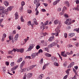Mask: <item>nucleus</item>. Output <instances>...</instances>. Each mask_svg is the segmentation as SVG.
I'll list each match as a JSON object with an SVG mask.
<instances>
[{
    "label": "nucleus",
    "instance_id": "nucleus-28",
    "mask_svg": "<svg viewBox=\"0 0 79 79\" xmlns=\"http://www.w3.org/2000/svg\"><path fill=\"white\" fill-rule=\"evenodd\" d=\"M59 34V32H57L56 33H52L51 34H52V35H56V36H58Z\"/></svg>",
    "mask_w": 79,
    "mask_h": 79
},
{
    "label": "nucleus",
    "instance_id": "nucleus-48",
    "mask_svg": "<svg viewBox=\"0 0 79 79\" xmlns=\"http://www.w3.org/2000/svg\"><path fill=\"white\" fill-rule=\"evenodd\" d=\"M42 52H43V51H42V50L41 49H40L38 51V52H37V53H38V55H39V53H42Z\"/></svg>",
    "mask_w": 79,
    "mask_h": 79
},
{
    "label": "nucleus",
    "instance_id": "nucleus-2",
    "mask_svg": "<svg viewBox=\"0 0 79 79\" xmlns=\"http://www.w3.org/2000/svg\"><path fill=\"white\" fill-rule=\"evenodd\" d=\"M58 43V41L57 40L56 41V43L55 42H53L50 44L49 45H48V48H52V47H54V46H55V45L57 44Z\"/></svg>",
    "mask_w": 79,
    "mask_h": 79
},
{
    "label": "nucleus",
    "instance_id": "nucleus-45",
    "mask_svg": "<svg viewBox=\"0 0 79 79\" xmlns=\"http://www.w3.org/2000/svg\"><path fill=\"white\" fill-rule=\"evenodd\" d=\"M59 25H58V27H59V28H60L61 27V22H60L59 23Z\"/></svg>",
    "mask_w": 79,
    "mask_h": 79
},
{
    "label": "nucleus",
    "instance_id": "nucleus-6",
    "mask_svg": "<svg viewBox=\"0 0 79 79\" xmlns=\"http://www.w3.org/2000/svg\"><path fill=\"white\" fill-rule=\"evenodd\" d=\"M35 46V44H30L29 46V47L28 48V51H31L32 48H34V47Z\"/></svg>",
    "mask_w": 79,
    "mask_h": 79
},
{
    "label": "nucleus",
    "instance_id": "nucleus-50",
    "mask_svg": "<svg viewBox=\"0 0 79 79\" xmlns=\"http://www.w3.org/2000/svg\"><path fill=\"white\" fill-rule=\"evenodd\" d=\"M21 69L22 70V72H25V71H26V69L25 68H24L22 69Z\"/></svg>",
    "mask_w": 79,
    "mask_h": 79
},
{
    "label": "nucleus",
    "instance_id": "nucleus-51",
    "mask_svg": "<svg viewBox=\"0 0 79 79\" xmlns=\"http://www.w3.org/2000/svg\"><path fill=\"white\" fill-rule=\"evenodd\" d=\"M21 21L22 22H24V19H23V16H22L20 18Z\"/></svg>",
    "mask_w": 79,
    "mask_h": 79
},
{
    "label": "nucleus",
    "instance_id": "nucleus-37",
    "mask_svg": "<svg viewBox=\"0 0 79 79\" xmlns=\"http://www.w3.org/2000/svg\"><path fill=\"white\" fill-rule=\"evenodd\" d=\"M23 60V58H20L17 61V63H19L21 62Z\"/></svg>",
    "mask_w": 79,
    "mask_h": 79
},
{
    "label": "nucleus",
    "instance_id": "nucleus-7",
    "mask_svg": "<svg viewBox=\"0 0 79 79\" xmlns=\"http://www.w3.org/2000/svg\"><path fill=\"white\" fill-rule=\"evenodd\" d=\"M38 55H39V53L36 52L32 54L31 56L32 58H35L36 56H38Z\"/></svg>",
    "mask_w": 79,
    "mask_h": 79
},
{
    "label": "nucleus",
    "instance_id": "nucleus-17",
    "mask_svg": "<svg viewBox=\"0 0 79 79\" xmlns=\"http://www.w3.org/2000/svg\"><path fill=\"white\" fill-rule=\"evenodd\" d=\"M15 19H18L19 15H18V12H16L15 14Z\"/></svg>",
    "mask_w": 79,
    "mask_h": 79
},
{
    "label": "nucleus",
    "instance_id": "nucleus-4",
    "mask_svg": "<svg viewBox=\"0 0 79 79\" xmlns=\"http://www.w3.org/2000/svg\"><path fill=\"white\" fill-rule=\"evenodd\" d=\"M12 9V6L9 7L7 9H6L5 10V14H6V15H8L9 11H11Z\"/></svg>",
    "mask_w": 79,
    "mask_h": 79
},
{
    "label": "nucleus",
    "instance_id": "nucleus-44",
    "mask_svg": "<svg viewBox=\"0 0 79 79\" xmlns=\"http://www.w3.org/2000/svg\"><path fill=\"white\" fill-rule=\"evenodd\" d=\"M13 50L9 51V54H11V55H13Z\"/></svg>",
    "mask_w": 79,
    "mask_h": 79
},
{
    "label": "nucleus",
    "instance_id": "nucleus-64",
    "mask_svg": "<svg viewBox=\"0 0 79 79\" xmlns=\"http://www.w3.org/2000/svg\"><path fill=\"white\" fill-rule=\"evenodd\" d=\"M64 66H67V63L66 62H65L64 63Z\"/></svg>",
    "mask_w": 79,
    "mask_h": 79
},
{
    "label": "nucleus",
    "instance_id": "nucleus-18",
    "mask_svg": "<svg viewBox=\"0 0 79 79\" xmlns=\"http://www.w3.org/2000/svg\"><path fill=\"white\" fill-rule=\"evenodd\" d=\"M5 10V8H3L2 6L0 7V13H2L3 11V10Z\"/></svg>",
    "mask_w": 79,
    "mask_h": 79
},
{
    "label": "nucleus",
    "instance_id": "nucleus-63",
    "mask_svg": "<svg viewBox=\"0 0 79 79\" xmlns=\"http://www.w3.org/2000/svg\"><path fill=\"white\" fill-rule=\"evenodd\" d=\"M44 46H47V42H44Z\"/></svg>",
    "mask_w": 79,
    "mask_h": 79
},
{
    "label": "nucleus",
    "instance_id": "nucleus-27",
    "mask_svg": "<svg viewBox=\"0 0 79 79\" xmlns=\"http://www.w3.org/2000/svg\"><path fill=\"white\" fill-rule=\"evenodd\" d=\"M60 28L59 27H57L55 30L56 32H60V30H59L60 29Z\"/></svg>",
    "mask_w": 79,
    "mask_h": 79
},
{
    "label": "nucleus",
    "instance_id": "nucleus-35",
    "mask_svg": "<svg viewBox=\"0 0 79 79\" xmlns=\"http://www.w3.org/2000/svg\"><path fill=\"white\" fill-rule=\"evenodd\" d=\"M44 77V75L43 74H41L38 77V79H42V77Z\"/></svg>",
    "mask_w": 79,
    "mask_h": 79
},
{
    "label": "nucleus",
    "instance_id": "nucleus-12",
    "mask_svg": "<svg viewBox=\"0 0 79 79\" xmlns=\"http://www.w3.org/2000/svg\"><path fill=\"white\" fill-rule=\"evenodd\" d=\"M51 59L53 62H56L57 61V59L55 57H51Z\"/></svg>",
    "mask_w": 79,
    "mask_h": 79
},
{
    "label": "nucleus",
    "instance_id": "nucleus-54",
    "mask_svg": "<svg viewBox=\"0 0 79 79\" xmlns=\"http://www.w3.org/2000/svg\"><path fill=\"white\" fill-rule=\"evenodd\" d=\"M74 45L76 46V47H79V45L78 44V43L75 42L74 43Z\"/></svg>",
    "mask_w": 79,
    "mask_h": 79
},
{
    "label": "nucleus",
    "instance_id": "nucleus-57",
    "mask_svg": "<svg viewBox=\"0 0 79 79\" xmlns=\"http://www.w3.org/2000/svg\"><path fill=\"white\" fill-rule=\"evenodd\" d=\"M31 24V21H29L27 23V24L28 26H30Z\"/></svg>",
    "mask_w": 79,
    "mask_h": 79
},
{
    "label": "nucleus",
    "instance_id": "nucleus-58",
    "mask_svg": "<svg viewBox=\"0 0 79 79\" xmlns=\"http://www.w3.org/2000/svg\"><path fill=\"white\" fill-rule=\"evenodd\" d=\"M40 48V46H39V45H38L36 46V48L37 50H39V49Z\"/></svg>",
    "mask_w": 79,
    "mask_h": 79
},
{
    "label": "nucleus",
    "instance_id": "nucleus-8",
    "mask_svg": "<svg viewBox=\"0 0 79 79\" xmlns=\"http://www.w3.org/2000/svg\"><path fill=\"white\" fill-rule=\"evenodd\" d=\"M24 64H25V61H23L21 63L20 66V69H23V66H24Z\"/></svg>",
    "mask_w": 79,
    "mask_h": 79
},
{
    "label": "nucleus",
    "instance_id": "nucleus-33",
    "mask_svg": "<svg viewBox=\"0 0 79 79\" xmlns=\"http://www.w3.org/2000/svg\"><path fill=\"white\" fill-rule=\"evenodd\" d=\"M45 55L46 56L48 57H51V56H52V55L47 53H46Z\"/></svg>",
    "mask_w": 79,
    "mask_h": 79
},
{
    "label": "nucleus",
    "instance_id": "nucleus-30",
    "mask_svg": "<svg viewBox=\"0 0 79 79\" xmlns=\"http://www.w3.org/2000/svg\"><path fill=\"white\" fill-rule=\"evenodd\" d=\"M60 21H59V20L57 19L56 20L54 21V24H58L60 22Z\"/></svg>",
    "mask_w": 79,
    "mask_h": 79
},
{
    "label": "nucleus",
    "instance_id": "nucleus-23",
    "mask_svg": "<svg viewBox=\"0 0 79 79\" xmlns=\"http://www.w3.org/2000/svg\"><path fill=\"white\" fill-rule=\"evenodd\" d=\"M54 36H51L50 38H49L48 39V40L49 42H52L53 39H54Z\"/></svg>",
    "mask_w": 79,
    "mask_h": 79
},
{
    "label": "nucleus",
    "instance_id": "nucleus-11",
    "mask_svg": "<svg viewBox=\"0 0 79 79\" xmlns=\"http://www.w3.org/2000/svg\"><path fill=\"white\" fill-rule=\"evenodd\" d=\"M18 68V65H16L14 67H13L11 69V71H15L16 70L17 68Z\"/></svg>",
    "mask_w": 79,
    "mask_h": 79
},
{
    "label": "nucleus",
    "instance_id": "nucleus-10",
    "mask_svg": "<svg viewBox=\"0 0 79 79\" xmlns=\"http://www.w3.org/2000/svg\"><path fill=\"white\" fill-rule=\"evenodd\" d=\"M19 36V35L18 34H17L14 38V40L15 42H16L18 40V37Z\"/></svg>",
    "mask_w": 79,
    "mask_h": 79
},
{
    "label": "nucleus",
    "instance_id": "nucleus-41",
    "mask_svg": "<svg viewBox=\"0 0 79 79\" xmlns=\"http://www.w3.org/2000/svg\"><path fill=\"white\" fill-rule=\"evenodd\" d=\"M35 66H36L35 65H32L30 67V68L31 69H33V68H34V67H35Z\"/></svg>",
    "mask_w": 79,
    "mask_h": 79
},
{
    "label": "nucleus",
    "instance_id": "nucleus-62",
    "mask_svg": "<svg viewBox=\"0 0 79 79\" xmlns=\"http://www.w3.org/2000/svg\"><path fill=\"white\" fill-rule=\"evenodd\" d=\"M31 56H27L25 57V59H31Z\"/></svg>",
    "mask_w": 79,
    "mask_h": 79
},
{
    "label": "nucleus",
    "instance_id": "nucleus-19",
    "mask_svg": "<svg viewBox=\"0 0 79 79\" xmlns=\"http://www.w3.org/2000/svg\"><path fill=\"white\" fill-rule=\"evenodd\" d=\"M2 71L3 73L5 74L6 73V69H5V67L3 66L2 68Z\"/></svg>",
    "mask_w": 79,
    "mask_h": 79
},
{
    "label": "nucleus",
    "instance_id": "nucleus-46",
    "mask_svg": "<svg viewBox=\"0 0 79 79\" xmlns=\"http://www.w3.org/2000/svg\"><path fill=\"white\" fill-rule=\"evenodd\" d=\"M47 35V33L46 32H45V33H43V35L41 36V37H44V36H45V35Z\"/></svg>",
    "mask_w": 79,
    "mask_h": 79
},
{
    "label": "nucleus",
    "instance_id": "nucleus-26",
    "mask_svg": "<svg viewBox=\"0 0 79 79\" xmlns=\"http://www.w3.org/2000/svg\"><path fill=\"white\" fill-rule=\"evenodd\" d=\"M41 0H35L34 1V3L35 4V5H36V4H37V3H40L39 2H40V1ZM38 2L39 3H38Z\"/></svg>",
    "mask_w": 79,
    "mask_h": 79
},
{
    "label": "nucleus",
    "instance_id": "nucleus-5",
    "mask_svg": "<svg viewBox=\"0 0 79 79\" xmlns=\"http://www.w3.org/2000/svg\"><path fill=\"white\" fill-rule=\"evenodd\" d=\"M9 40H7L6 42H9V40H12L11 42L12 44L14 43V40H13V37L12 36H9Z\"/></svg>",
    "mask_w": 79,
    "mask_h": 79
},
{
    "label": "nucleus",
    "instance_id": "nucleus-47",
    "mask_svg": "<svg viewBox=\"0 0 79 79\" xmlns=\"http://www.w3.org/2000/svg\"><path fill=\"white\" fill-rule=\"evenodd\" d=\"M21 4L22 6H24V5H25V3L24 2L22 1L21 2Z\"/></svg>",
    "mask_w": 79,
    "mask_h": 79
},
{
    "label": "nucleus",
    "instance_id": "nucleus-16",
    "mask_svg": "<svg viewBox=\"0 0 79 79\" xmlns=\"http://www.w3.org/2000/svg\"><path fill=\"white\" fill-rule=\"evenodd\" d=\"M29 37L28 36L27 37V38H26L24 40L25 42L23 43V44H22V45H24V44H26V42H27V40H29Z\"/></svg>",
    "mask_w": 79,
    "mask_h": 79
},
{
    "label": "nucleus",
    "instance_id": "nucleus-1",
    "mask_svg": "<svg viewBox=\"0 0 79 79\" xmlns=\"http://www.w3.org/2000/svg\"><path fill=\"white\" fill-rule=\"evenodd\" d=\"M71 19H68L66 21L64 22V23L67 24V25H70L71 23H74L75 22V20H73L71 22Z\"/></svg>",
    "mask_w": 79,
    "mask_h": 79
},
{
    "label": "nucleus",
    "instance_id": "nucleus-61",
    "mask_svg": "<svg viewBox=\"0 0 79 79\" xmlns=\"http://www.w3.org/2000/svg\"><path fill=\"white\" fill-rule=\"evenodd\" d=\"M64 37L65 38H67V37H68V35H67V34L66 33H64Z\"/></svg>",
    "mask_w": 79,
    "mask_h": 79
},
{
    "label": "nucleus",
    "instance_id": "nucleus-29",
    "mask_svg": "<svg viewBox=\"0 0 79 79\" xmlns=\"http://www.w3.org/2000/svg\"><path fill=\"white\" fill-rule=\"evenodd\" d=\"M34 23L35 24V25H38V23L37 22V20L35 19H33Z\"/></svg>",
    "mask_w": 79,
    "mask_h": 79
},
{
    "label": "nucleus",
    "instance_id": "nucleus-56",
    "mask_svg": "<svg viewBox=\"0 0 79 79\" xmlns=\"http://www.w3.org/2000/svg\"><path fill=\"white\" fill-rule=\"evenodd\" d=\"M64 16L65 18H68V15L66 14H64Z\"/></svg>",
    "mask_w": 79,
    "mask_h": 79
},
{
    "label": "nucleus",
    "instance_id": "nucleus-15",
    "mask_svg": "<svg viewBox=\"0 0 79 79\" xmlns=\"http://www.w3.org/2000/svg\"><path fill=\"white\" fill-rule=\"evenodd\" d=\"M17 51L18 52H21V53H23V52H24V50H23V49L21 48L18 49L17 50Z\"/></svg>",
    "mask_w": 79,
    "mask_h": 79
},
{
    "label": "nucleus",
    "instance_id": "nucleus-49",
    "mask_svg": "<svg viewBox=\"0 0 79 79\" xmlns=\"http://www.w3.org/2000/svg\"><path fill=\"white\" fill-rule=\"evenodd\" d=\"M27 12L28 13H29L30 14V13H32V10H27Z\"/></svg>",
    "mask_w": 79,
    "mask_h": 79
},
{
    "label": "nucleus",
    "instance_id": "nucleus-31",
    "mask_svg": "<svg viewBox=\"0 0 79 79\" xmlns=\"http://www.w3.org/2000/svg\"><path fill=\"white\" fill-rule=\"evenodd\" d=\"M79 5H77V7H74L73 9L74 10H77V11H79Z\"/></svg>",
    "mask_w": 79,
    "mask_h": 79
},
{
    "label": "nucleus",
    "instance_id": "nucleus-9",
    "mask_svg": "<svg viewBox=\"0 0 79 79\" xmlns=\"http://www.w3.org/2000/svg\"><path fill=\"white\" fill-rule=\"evenodd\" d=\"M32 76V73H28L27 75V77L28 78V79H29L31 78Z\"/></svg>",
    "mask_w": 79,
    "mask_h": 79
},
{
    "label": "nucleus",
    "instance_id": "nucleus-22",
    "mask_svg": "<svg viewBox=\"0 0 79 79\" xmlns=\"http://www.w3.org/2000/svg\"><path fill=\"white\" fill-rule=\"evenodd\" d=\"M60 1V0H58L56 1L55 2H54L53 3V5H56L57 3H59Z\"/></svg>",
    "mask_w": 79,
    "mask_h": 79
},
{
    "label": "nucleus",
    "instance_id": "nucleus-3",
    "mask_svg": "<svg viewBox=\"0 0 79 79\" xmlns=\"http://www.w3.org/2000/svg\"><path fill=\"white\" fill-rule=\"evenodd\" d=\"M40 5V3H38L36 5V8L35 9L36 16H37V15H39V11L37 10V8H38L39 6Z\"/></svg>",
    "mask_w": 79,
    "mask_h": 79
},
{
    "label": "nucleus",
    "instance_id": "nucleus-25",
    "mask_svg": "<svg viewBox=\"0 0 79 79\" xmlns=\"http://www.w3.org/2000/svg\"><path fill=\"white\" fill-rule=\"evenodd\" d=\"M5 10L4 11L2 12V13H0V15H1V16H2L3 18L5 16V14L6 15V14H5Z\"/></svg>",
    "mask_w": 79,
    "mask_h": 79
},
{
    "label": "nucleus",
    "instance_id": "nucleus-39",
    "mask_svg": "<svg viewBox=\"0 0 79 79\" xmlns=\"http://www.w3.org/2000/svg\"><path fill=\"white\" fill-rule=\"evenodd\" d=\"M41 24H42V25L41 26L40 29H42V28H43V29H45L44 27V23H43L42 22Z\"/></svg>",
    "mask_w": 79,
    "mask_h": 79
},
{
    "label": "nucleus",
    "instance_id": "nucleus-52",
    "mask_svg": "<svg viewBox=\"0 0 79 79\" xmlns=\"http://www.w3.org/2000/svg\"><path fill=\"white\" fill-rule=\"evenodd\" d=\"M68 77V74L65 75L63 78V79H66Z\"/></svg>",
    "mask_w": 79,
    "mask_h": 79
},
{
    "label": "nucleus",
    "instance_id": "nucleus-36",
    "mask_svg": "<svg viewBox=\"0 0 79 79\" xmlns=\"http://www.w3.org/2000/svg\"><path fill=\"white\" fill-rule=\"evenodd\" d=\"M67 10V9H66V7L65 6H64L62 10V12H63V13H64V12L65 11V10Z\"/></svg>",
    "mask_w": 79,
    "mask_h": 79
},
{
    "label": "nucleus",
    "instance_id": "nucleus-24",
    "mask_svg": "<svg viewBox=\"0 0 79 79\" xmlns=\"http://www.w3.org/2000/svg\"><path fill=\"white\" fill-rule=\"evenodd\" d=\"M75 35V34L74 33H71L69 34V35L70 38H71V37H73V36H74V35Z\"/></svg>",
    "mask_w": 79,
    "mask_h": 79
},
{
    "label": "nucleus",
    "instance_id": "nucleus-38",
    "mask_svg": "<svg viewBox=\"0 0 79 79\" xmlns=\"http://www.w3.org/2000/svg\"><path fill=\"white\" fill-rule=\"evenodd\" d=\"M20 11L21 12H22L23 11V6H21L19 8Z\"/></svg>",
    "mask_w": 79,
    "mask_h": 79
},
{
    "label": "nucleus",
    "instance_id": "nucleus-55",
    "mask_svg": "<svg viewBox=\"0 0 79 79\" xmlns=\"http://www.w3.org/2000/svg\"><path fill=\"white\" fill-rule=\"evenodd\" d=\"M17 28L19 30H20L21 29V27H20L19 25H18L17 27Z\"/></svg>",
    "mask_w": 79,
    "mask_h": 79
},
{
    "label": "nucleus",
    "instance_id": "nucleus-53",
    "mask_svg": "<svg viewBox=\"0 0 79 79\" xmlns=\"http://www.w3.org/2000/svg\"><path fill=\"white\" fill-rule=\"evenodd\" d=\"M75 2H76L77 4H79V0H75L74 1Z\"/></svg>",
    "mask_w": 79,
    "mask_h": 79
},
{
    "label": "nucleus",
    "instance_id": "nucleus-42",
    "mask_svg": "<svg viewBox=\"0 0 79 79\" xmlns=\"http://www.w3.org/2000/svg\"><path fill=\"white\" fill-rule=\"evenodd\" d=\"M10 65L11 66H15V63L14 62H12L10 64Z\"/></svg>",
    "mask_w": 79,
    "mask_h": 79
},
{
    "label": "nucleus",
    "instance_id": "nucleus-60",
    "mask_svg": "<svg viewBox=\"0 0 79 79\" xmlns=\"http://www.w3.org/2000/svg\"><path fill=\"white\" fill-rule=\"evenodd\" d=\"M48 24V21H46V22L45 23H44V25L45 26H46L47 25V24Z\"/></svg>",
    "mask_w": 79,
    "mask_h": 79
},
{
    "label": "nucleus",
    "instance_id": "nucleus-32",
    "mask_svg": "<svg viewBox=\"0 0 79 79\" xmlns=\"http://www.w3.org/2000/svg\"><path fill=\"white\" fill-rule=\"evenodd\" d=\"M74 62H72L71 64L70 65H69L68 67V68H69V67H70V68H71V67H73V66L74 65Z\"/></svg>",
    "mask_w": 79,
    "mask_h": 79
},
{
    "label": "nucleus",
    "instance_id": "nucleus-43",
    "mask_svg": "<svg viewBox=\"0 0 79 79\" xmlns=\"http://www.w3.org/2000/svg\"><path fill=\"white\" fill-rule=\"evenodd\" d=\"M40 64L41 65H42V64L43 63V59H41L40 62Z\"/></svg>",
    "mask_w": 79,
    "mask_h": 79
},
{
    "label": "nucleus",
    "instance_id": "nucleus-40",
    "mask_svg": "<svg viewBox=\"0 0 79 79\" xmlns=\"http://www.w3.org/2000/svg\"><path fill=\"white\" fill-rule=\"evenodd\" d=\"M54 65L56 66H59V64L57 62H55L54 63Z\"/></svg>",
    "mask_w": 79,
    "mask_h": 79
},
{
    "label": "nucleus",
    "instance_id": "nucleus-20",
    "mask_svg": "<svg viewBox=\"0 0 79 79\" xmlns=\"http://www.w3.org/2000/svg\"><path fill=\"white\" fill-rule=\"evenodd\" d=\"M65 5L69 7V2L68 1H65L64 3Z\"/></svg>",
    "mask_w": 79,
    "mask_h": 79
},
{
    "label": "nucleus",
    "instance_id": "nucleus-21",
    "mask_svg": "<svg viewBox=\"0 0 79 79\" xmlns=\"http://www.w3.org/2000/svg\"><path fill=\"white\" fill-rule=\"evenodd\" d=\"M4 4L6 6H8L9 5V2L8 1H5L4 2Z\"/></svg>",
    "mask_w": 79,
    "mask_h": 79
},
{
    "label": "nucleus",
    "instance_id": "nucleus-59",
    "mask_svg": "<svg viewBox=\"0 0 79 79\" xmlns=\"http://www.w3.org/2000/svg\"><path fill=\"white\" fill-rule=\"evenodd\" d=\"M68 47L69 48H70L73 47V45L71 44H68Z\"/></svg>",
    "mask_w": 79,
    "mask_h": 79
},
{
    "label": "nucleus",
    "instance_id": "nucleus-14",
    "mask_svg": "<svg viewBox=\"0 0 79 79\" xmlns=\"http://www.w3.org/2000/svg\"><path fill=\"white\" fill-rule=\"evenodd\" d=\"M65 53V51H64V52H62L61 53V56H64V57H66L67 56V55L65 54H64V53Z\"/></svg>",
    "mask_w": 79,
    "mask_h": 79
},
{
    "label": "nucleus",
    "instance_id": "nucleus-34",
    "mask_svg": "<svg viewBox=\"0 0 79 79\" xmlns=\"http://www.w3.org/2000/svg\"><path fill=\"white\" fill-rule=\"evenodd\" d=\"M74 31H76L77 33H79V28L74 29Z\"/></svg>",
    "mask_w": 79,
    "mask_h": 79
},
{
    "label": "nucleus",
    "instance_id": "nucleus-13",
    "mask_svg": "<svg viewBox=\"0 0 79 79\" xmlns=\"http://www.w3.org/2000/svg\"><path fill=\"white\" fill-rule=\"evenodd\" d=\"M6 37V35L5 34H4L2 35V42H3L4 41V40L5 38Z\"/></svg>",
    "mask_w": 79,
    "mask_h": 79
}]
</instances>
